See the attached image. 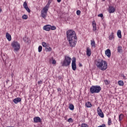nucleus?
Segmentation results:
<instances>
[{"label": "nucleus", "mask_w": 127, "mask_h": 127, "mask_svg": "<svg viewBox=\"0 0 127 127\" xmlns=\"http://www.w3.org/2000/svg\"><path fill=\"white\" fill-rule=\"evenodd\" d=\"M52 61V64H56V61L55 60L53 59V58H52L51 59V61Z\"/></svg>", "instance_id": "obj_34"}, {"label": "nucleus", "mask_w": 127, "mask_h": 127, "mask_svg": "<svg viewBox=\"0 0 127 127\" xmlns=\"http://www.w3.org/2000/svg\"><path fill=\"white\" fill-rule=\"evenodd\" d=\"M108 125L112 126V118H108Z\"/></svg>", "instance_id": "obj_25"}, {"label": "nucleus", "mask_w": 127, "mask_h": 127, "mask_svg": "<svg viewBox=\"0 0 127 127\" xmlns=\"http://www.w3.org/2000/svg\"><path fill=\"white\" fill-rule=\"evenodd\" d=\"M71 67L73 71H76V69H77V65H76V64H72Z\"/></svg>", "instance_id": "obj_24"}, {"label": "nucleus", "mask_w": 127, "mask_h": 127, "mask_svg": "<svg viewBox=\"0 0 127 127\" xmlns=\"http://www.w3.org/2000/svg\"><path fill=\"white\" fill-rule=\"evenodd\" d=\"M97 66L98 68L102 71H105V70H106L107 68H108L107 64H97Z\"/></svg>", "instance_id": "obj_6"}, {"label": "nucleus", "mask_w": 127, "mask_h": 127, "mask_svg": "<svg viewBox=\"0 0 127 127\" xmlns=\"http://www.w3.org/2000/svg\"><path fill=\"white\" fill-rule=\"evenodd\" d=\"M85 107L86 108H92V103L89 101L86 102L85 103Z\"/></svg>", "instance_id": "obj_17"}, {"label": "nucleus", "mask_w": 127, "mask_h": 127, "mask_svg": "<svg viewBox=\"0 0 127 127\" xmlns=\"http://www.w3.org/2000/svg\"><path fill=\"white\" fill-rule=\"evenodd\" d=\"M6 38L8 41H10L11 40V36H10V34L8 33H6Z\"/></svg>", "instance_id": "obj_18"}, {"label": "nucleus", "mask_w": 127, "mask_h": 127, "mask_svg": "<svg viewBox=\"0 0 127 127\" xmlns=\"http://www.w3.org/2000/svg\"><path fill=\"white\" fill-rule=\"evenodd\" d=\"M76 14L77 15H80V14H81V11L78 10L77 11H76Z\"/></svg>", "instance_id": "obj_38"}, {"label": "nucleus", "mask_w": 127, "mask_h": 127, "mask_svg": "<svg viewBox=\"0 0 127 127\" xmlns=\"http://www.w3.org/2000/svg\"><path fill=\"white\" fill-rule=\"evenodd\" d=\"M122 77H124V79H127V77H126V76H125V75H123L122 76Z\"/></svg>", "instance_id": "obj_44"}, {"label": "nucleus", "mask_w": 127, "mask_h": 127, "mask_svg": "<svg viewBox=\"0 0 127 127\" xmlns=\"http://www.w3.org/2000/svg\"><path fill=\"white\" fill-rule=\"evenodd\" d=\"M2 59L3 61L4 62L5 64H7V58H6V55L3 54V56H2Z\"/></svg>", "instance_id": "obj_12"}, {"label": "nucleus", "mask_w": 127, "mask_h": 127, "mask_svg": "<svg viewBox=\"0 0 127 127\" xmlns=\"http://www.w3.org/2000/svg\"><path fill=\"white\" fill-rule=\"evenodd\" d=\"M117 50H118V52H119V53H121V52L123 51V50L122 49V47H121V46H119L117 48Z\"/></svg>", "instance_id": "obj_27"}, {"label": "nucleus", "mask_w": 127, "mask_h": 127, "mask_svg": "<svg viewBox=\"0 0 127 127\" xmlns=\"http://www.w3.org/2000/svg\"><path fill=\"white\" fill-rule=\"evenodd\" d=\"M92 24L93 31H96V30H97V24L96 23V21L95 20L92 21Z\"/></svg>", "instance_id": "obj_10"}, {"label": "nucleus", "mask_w": 127, "mask_h": 127, "mask_svg": "<svg viewBox=\"0 0 127 127\" xmlns=\"http://www.w3.org/2000/svg\"><path fill=\"white\" fill-rule=\"evenodd\" d=\"M46 49H47L48 51L50 52L52 50V48L51 47L46 48Z\"/></svg>", "instance_id": "obj_36"}, {"label": "nucleus", "mask_w": 127, "mask_h": 127, "mask_svg": "<svg viewBox=\"0 0 127 127\" xmlns=\"http://www.w3.org/2000/svg\"><path fill=\"white\" fill-rule=\"evenodd\" d=\"M71 61H72L71 64H76V58L73 57L72 59L70 57L67 56H64V61L63 64H70Z\"/></svg>", "instance_id": "obj_3"}, {"label": "nucleus", "mask_w": 127, "mask_h": 127, "mask_svg": "<svg viewBox=\"0 0 127 127\" xmlns=\"http://www.w3.org/2000/svg\"><path fill=\"white\" fill-rule=\"evenodd\" d=\"M58 91H61V89L58 88Z\"/></svg>", "instance_id": "obj_46"}, {"label": "nucleus", "mask_w": 127, "mask_h": 127, "mask_svg": "<svg viewBox=\"0 0 127 127\" xmlns=\"http://www.w3.org/2000/svg\"><path fill=\"white\" fill-rule=\"evenodd\" d=\"M91 54H92V51H91V49L89 47L86 48V55L88 57L91 56Z\"/></svg>", "instance_id": "obj_11"}, {"label": "nucleus", "mask_w": 127, "mask_h": 127, "mask_svg": "<svg viewBox=\"0 0 127 127\" xmlns=\"http://www.w3.org/2000/svg\"><path fill=\"white\" fill-rule=\"evenodd\" d=\"M28 18V16L27 15L24 14L22 15V19H27Z\"/></svg>", "instance_id": "obj_32"}, {"label": "nucleus", "mask_w": 127, "mask_h": 127, "mask_svg": "<svg viewBox=\"0 0 127 127\" xmlns=\"http://www.w3.org/2000/svg\"><path fill=\"white\" fill-rule=\"evenodd\" d=\"M114 118H116V116H114Z\"/></svg>", "instance_id": "obj_51"}, {"label": "nucleus", "mask_w": 127, "mask_h": 127, "mask_svg": "<svg viewBox=\"0 0 127 127\" xmlns=\"http://www.w3.org/2000/svg\"><path fill=\"white\" fill-rule=\"evenodd\" d=\"M81 66H82V64H79V66L81 67Z\"/></svg>", "instance_id": "obj_48"}, {"label": "nucleus", "mask_w": 127, "mask_h": 127, "mask_svg": "<svg viewBox=\"0 0 127 127\" xmlns=\"http://www.w3.org/2000/svg\"><path fill=\"white\" fill-rule=\"evenodd\" d=\"M97 114L100 118H104V113L102 111V109L100 108V107L97 108Z\"/></svg>", "instance_id": "obj_7"}, {"label": "nucleus", "mask_w": 127, "mask_h": 127, "mask_svg": "<svg viewBox=\"0 0 127 127\" xmlns=\"http://www.w3.org/2000/svg\"><path fill=\"white\" fill-rule=\"evenodd\" d=\"M59 80H62V76H59L58 77Z\"/></svg>", "instance_id": "obj_43"}, {"label": "nucleus", "mask_w": 127, "mask_h": 127, "mask_svg": "<svg viewBox=\"0 0 127 127\" xmlns=\"http://www.w3.org/2000/svg\"><path fill=\"white\" fill-rule=\"evenodd\" d=\"M124 117H125V116L123 114H121L119 115V121L120 122V123H121L122 121H123V119H124Z\"/></svg>", "instance_id": "obj_19"}, {"label": "nucleus", "mask_w": 127, "mask_h": 127, "mask_svg": "<svg viewBox=\"0 0 127 127\" xmlns=\"http://www.w3.org/2000/svg\"><path fill=\"white\" fill-rule=\"evenodd\" d=\"M98 16L99 17H104V15H103V13H100V14H99L98 15Z\"/></svg>", "instance_id": "obj_40"}, {"label": "nucleus", "mask_w": 127, "mask_h": 127, "mask_svg": "<svg viewBox=\"0 0 127 127\" xmlns=\"http://www.w3.org/2000/svg\"><path fill=\"white\" fill-rule=\"evenodd\" d=\"M80 127H89V125L85 123H82L81 124Z\"/></svg>", "instance_id": "obj_29"}, {"label": "nucleus", "mask_w": 127, "mask_h": 127, "mask_svg": "<svg viewBox=\"0 0 127 127\" xmlns=\"http://www.w3.org/2000/svg\"><path fill=\"white\" fill-rule=\"evenodd\" d=\"M41 51H42V46H39V48H38V52H41Z\"/></svg>", "instance_id": "obj_35"}, {"label": "nucleus", "mask_w": 127, "mask_h": 127, "mask_svg": "<svg viewBox=\"0 0 127 127\" xmlns=\"http://www.w3.org/2000/svg\"><path fill=\"white\" fill-rule=\"evenodd\" d=\"M48 12V9L47 8L44 7L43 9L41 11V15L42 17L46 19V17L47 16V12Z\"/></svg>", "instance_id": "obj_5"}, {"label": "nucleus", "mask_w": 127, "mask_h": 127, "mask_svg": "<svg viewBox=\"0 0 127 127\" xmlns=\"http://www.w3.org/2000/svg\"><path fill=\"white\" fill-rule=\"evenodd\" d=\"M66 37L70 47H75L77 43V36L76 32L73 30H68L66 32Z\"/></svg>", "instance_id": "obj_1"}, {"label": "nucleus", "mask_w": 127, "mask_h": 127, "mask_svg": "<svg viewBox=\"0 0 127 127\" xmlns=\"http://www.w3.org/2000/svg\"><path fill=\"white\" fill-rule=\"evenodd\" d=\"M97 64H107V62L103 60H98L97 61Z\"/></svg>", "instance_id": "obj_15"}, {"label": "nucleus", "mask_w": 127, "mask_h": 127, "mask_svg": "<svg viewBox=\"0 0 127 127\" xmlns=\"http://www.w3.org/2000/svg\"><path fill=\"white\" fill-rule=\"evenodd\" d=\"M13 102L14 103V104H18V103L21 102V98L19 97L15 98L13 99Z\"/></svg>", "instance_id": "obj_13"}, {"label": "nucleus", "mask_w": 127, "mask_h": 127, "mask_svg": "<svg viewBox=\"0 0 127 127\" xmlns=\"http://www.w3.org/2000/svg\"><path fill=\"white\" fill-rule=\"evenodd\" d=\"M105 54L109 58H110V57H111V50L107 49L105 51Z\"/></svg>", "instance_id": "obj_14"}, {"label": "nucleus", "mask_w": 127, "mask_h": 127, "mask_svg": "<svg viewBox=\"0 0 127 127\" xmlns=\"http://www.w3.org/2000/svg\"><path fill=\"white\" fill-rule=\"evenodd\" d=\"M42 46L47 48V47H49V45H47L45 42H44L42 43Z\"/></svg>", "instance_id": "obj_26"}, {"label": "nucleus", "mask_w": 127, "mask_h": 127, "mask_svg": "<svg viewBox=\"0 0 127 127\" xmlns=\"http://www.w3.org/2000/svg\"><path fill=\"white\" fill-rule=\"evenodd\" d=\"M43 81H42V80L39 81L38 82V85H41V84H42V83H43Z\"/></svg>", "instance_id": "obj_42"}, {"label": "nucleus", "mask_w": 127, "mask_h": 127, "mask_svg": "<svg viewBox=\"0 0 127 127\" xmlns=\"http://www.w3.org/2000/svg\"><path fill=\"white\" fill-rule=\"evenodd\" d=\"M58 2H61V0H57Z\"/></svg>", "instance_id": "obj_45"}, {"label": "nucleus", "mask_w": 127, "mask_h": 127, "mask_svg": "<svg viewBox=\"0 0 127 127\" xmlns=\"http://www.w3.org/2000/svg\"><path fill=\"white\" fill-rule=\"evenodd\" d=\"M11 46L14 49V51L15 52H17L19 51V49H20V44L17 41H14L13 42H12Z\"/></svg>", "instance_id": "obj_4"}, {"label": "nucleus", "mask_w": 127, "mask_h": 127, "mask_svg": "<svg viewBox=\"0 0 127 127\" xmlns=\"http://www.w3.org/2000/svg\"><path fill=\"white\" fill-rule=\"evenodd\" d=\"M118 85L119 86H124V81L123 80L118 81Z\"/></svg>", "instance_id": "obj_28"}, {"label": "nucleus", "mask_w": 127, "mask_h": 127, "mask_svg": "<svg viewBox=\"0 0 127 127\" xmlns=\"http://www.w3.org/2000/svg\"><path fill=\"white\" fill-rule=\"evenodd\" d=\"M25 9H26V10H27L28 12H30V9H29L28 7H27V8H25Z\"/></svg>", "instance_id": "obj_41"}, {"label": "nucleus", "mask_w": 127, "mask_h": 127, "mask_svg": "<svg viewBox=\"0 0 127 127\" xmlns=\"http://www.w3.org/2000/svg\"><path fill=\"white\" fill-rule=\"evenodd\" d=\"M67 122L68 123H72L73 122V120L72 119V118H69L68 119Z\"/></svg>", "instance_id": "obj_39"}, {"label": "nucleus", "mask_w": 127, "mask_h": 127, "mask_svg": "<svg viewBox=\"0 0 127 127\" xmlns=\"http://www.w3.org/2000/svg\"><path fill=\"white\" fill-rule=\"evenodd\" d=\"M34 123H41V118L39 117H36L33 119Z\"/></svg>", "instance_id": "obj_9"}, {"label": "nucleus", "mask_w": 127, "mask_h": 127, "mask_svg": "<svg viewBox=\"0 0 127 127\" xmlns=\"http://www.w3.org/2000/svg\"><path fill=\"white\" fill-rule=\"evenodd\" d=\"M114 34V32H112L111 34L109 36V38L110 40H113V39H115V36Z\"/></svg>", "instance_id": "obj_21"}, {"label": "nucleus", "mask_w": 127, "mask_h": 127, "mask_svg": "<svg viewBox=\"0 0 127 127\" xmlns=\"http://www.w3.org/2000/svg\"><path fill=\"white\" fill-rule=\"evenodd\" d=\"M23 7L25 9L27 7H28V6L27 5V3H26V1H25L23 3Z\"/></svg>", "instance_id": "obj_31"}, {"label": "nucleus", "mask_w": 127, "mask_h": 127, "mask_svg": "<svg viewBox=\"0 0 127 127\" xmlns=\"http://www.w3.org/2000/svg\"><path fill=\"white\" fill-rule=\"evenodd\" d=\"M105 0H102V1H105Z\"/></svg>", "instance_id": "obj_49"}, {"label": "nucleus", "mask_w": 127, "mask_h": 127, "mask_svg": "<svg viewBox=\"0 0 127 127\" xmlns=\"http://www.w3.org/2000/svg\"><path fill=\"white\" fill-rule=\"evenodd\" d=\"M44 30H46V31H50V25H47L43 27Z\"/></svg>", "instance_id": "obj_16"}, {"label": "nucleus", "mask_w": 127, "mask_h": 127, "mask_svg": "<svg viewBox=\"0 0 127 127\" xmlns=\"http://www.w3.org/2000/svg\"><path fill=\"white\" fill-rule=\"evenodd\" d=\"M1 11H2L1 8H0V12H1Z\"/></svg>", "instance_id": "obj_47"}, {"label": "nucleus", "mask_w": 127, "mask_h": 127, "mask_svg": "<svg viewBox=\"0 0 127 127\" xmlns=\"http://www.w3.org/2000/svg\"><path fill=\"white\" fill-rule=\"evenodd\" d=\"M50 29H51V30H55V29H56V27H55V26L50 25Z\"/></svg>", "instance_id": "obj_33"}, {"label": "nucleus", "mask_w": 127, "mask_h": 127, "mask_svg": "<svg viewBox=\"0 0 127 127\" xmlns=\"http://www.w3.org/2000/svg\"><path fill=\"white\" fill-rule=\"evenodd\" d=\"M102 88L100 85H92L90 88L91 94H99L101 92Z\"/></svg>", "instance_id": "obj_2"}, {"label": "nucleus", "mask_w": 127, "mask_h": 127, "mask_svg": "<svg viewBox=\"0 0 127 127\" xmlns=\"http://www.w3.org/2000/svg\"><path fill=\"white\" fill-rule=\"evenodd\" d=\"M63 66H65V64H63Z\"/></svg>", "instance_id": "obj_50"}, {"label": "nucleus", "mask_w": 127, "mask_h": 127, "mask_svg": "<svg viewBox=\"0 0 127 127\" xmlns=\"http://www.w3.org/2000/svg\"><path fill=\"white\" fill-rule=\"evenodd\" d=\"M116 11V8H115L114 6H109L108 8V11L109 13H114Z\"/></svg>", "instance_id": "obj_8"}, {"label": "nucleus", "mask_w": 127, "mask_h": 127, "mask_svg": "<svg viewBox=\"0 0 127 127\" xmlns=\"http://www.w3.org/2000/svg\"><path fill=\"white\" fill-rule=\"evenodd\" d=\"M104 82H105L106 85H109V84H110V82H109V81H108V80H104Z\"/></svg>", "instance_id": "obj_37"}, {"label": "nucleus", "mask_w": 127, "mask_h": 127, "mask_svg": "<svg viewBox=\"0 0 127 127\" xmlns=\"http://www.w3.org/2000/svg\"><path fill=\"white\" fill-rule=\"evenodd\" d=\"M91 45L92 48H95L96 47V43L94 40H91Z\"/></svg>", "instance_id": "obj_20"}, {"label": "nucleus", "mask_w": 127, "mask_h": 127, "mask_svg": "<svg viewBox=\"0 0 127 127\" xmlns=\"http://www.w3.org/2000/svg\"><path fill=\"white\" fill-rule=\"evenodd\" d=\"M69 109H70L71 111H73L74 110V105L73 104H69Z\"/></svg>", "instance_id": "obj_30"}, {"label": "nucleus", "mask_w": 127, "mask_h": 127, "mask_svg": "<svg viewBox=\"0 0 127 127\" xmlns=\"http://www.w3.org/2000/svg\"><path fill=\"white\" fill-rule=\"evenodd\" d=\"M51 2H52V0H49L48 3L47 4V5L45 6V7L46 8H48L49 9V6L50 5V3H51Z\"/></svg>", "instance_id": "obj_22"}, {"label": "nucleus", "mask_w": 127, "mask_h": 127, "mask_svg": "<svg viewBox=\"0 0 127 127\" xmlns=\"http://www.w3.org/2000/svg\"><path fill=\"white\" fill-rule=\"evenodd\" d=\"M117 36L119 38H122V31L121 30H119L117 31Z\"/></svg>", "instance_id": "obj_23"}]
</instances>
